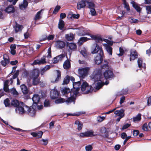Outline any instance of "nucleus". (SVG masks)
Wrapping results in <instances>:
<instances>
[{"mask_svg": "<svg viewBox=\"0 0 151 151\" xmlns=\"http://www.w3.org/2000/svg\"><path fill=\"white\" fill-rule=\"evenodd\" d=\"M101 70L99 69L96 68L93 72L92 79L94 81L93 85L95 86L96 90H99L104 85L102 82V78H101Z\"/></svg>", "mask_w": 151, "mask_h": 151, "instance_id": "f257e3e1", "label": "nucleus"}, {"mask_svg": "<svg viewBox=\"0 0 151 151\" xmlns=\"http://www.w3.org/2000/svg\"><path fill=\"white\" fill-rule=\"evenodd\" d=\"M39 71L38 70L35 69L33 70L30 74L29 77L30 78L32 79V84L34 85H37L39 82Z\"/></svg>", "mask_w": 151, "mask_h": 151, "instance_id": "f03ea898", "label": "nucleus"}, {"mask_svg": "<svg viewBox=\"0 0 151 151\" xmlns=\"http://www.w3.org/2000/svg\"><path fill=\"white\" fill-rule=\"evenodd\" d=\"M91 37V39L95 40L96 42L101 43L103 41L106 42L107 44L113 45V42L107 39H103L101 36L99 35H90Z\"/></svg>", "mask_w": 151, "mask_h": 151, "instance_id": "7ed1b4c3", "label": "nucleus"}, {"mask_svg": "<svg viewBox=\"0 0 151 151\" xmlns=\"http://www.w3.org/2000/svg\"><path fill=\"white\" fill-rule=\"evenodd\" d=\"M61 93L63 95H65L66 97H71V98L72 99L73 104H75V101L76 99V96H75V95H71V90H70L69 88H63L61 91Z\"/></svg>", "mask_w": 151, "mask_h": 151, "instance_id": "20e7f679", "label": "nucleus"}, {"mask_svg": "<svg viewBox=\"0 0 151 151\" xmlns=\"http://www.w3.org/2000/svg\"><path fill=\"white\" fill-rule=\"evenodd\" d=\"M81 85V82L80 81L76 82L73 83V89H71V95H75V96H77V95L79 93V91L80 89V86Z\"/></svg>", "mask_w": 151, "mask_h": 151, "instance_id": "39448f33", "label": "nucleus"}, {"mask_svg": "<svg viewBox=\"0 0 151 151\" xmlns=\"http://www.w3.org/2000/svg\"><path fill=\"white\" fill-rule=\"evenodd\" d=\"M90 68L88 67L83 68L79 69L78 70V74L81 78H84L87 76Z\"/></svg>", "mask_w": 151, "mask_h": 151, "instance_id": "423d86ee", "label": "nucleus"}, {"mask_svg": "<svg viewBox=\"0 0 151 151\" xmlns=\"http://www.w3.org/2000/svg\"><path fill=\"white\" fill-rule=\"evenodd\" d=\"M81 90L82 91H86V93H88L92 91V87L91 86H89L88 84L86 82L83 83L81 86Z\"/></svg>", "mask_w": 151, "mask_h": 151, "instance_id": "0eeeda50", "label": "nucleus"}, {"mask_svg": "<svg viewBox=\"0 0 151 151\" xmlns=\"http://www.w3.org/2000/svg\"><path fill=\"white\" fill-rule=\"evenodd\" d=\"M104 73V78L106 79L112 78L114 77L111 68L105 70Z\"/></svg>", "mask_w": 151, "mask_h": 151, "instance_id": "6e6552de", "label": "nucleus"}, {"mask_svg": "<svg viewBox=\"0 0 151 151\" xmlns=\"http://www.w3.org/2000/svg\"><path fill=\"white\" fill-rule=\"evenodd\" d=\"M71 97H68L66 100L62 98H59L55 100V103L56 104L59 103H62L64 102H65L67 104H68L73 102L72 99Z\"/></svg>", "mask_w": 151, "mask_h": 151, "instance_id": "1a4fd4ad", "label": "nucleus"}, {"mask_svg": "<svg viewBox=\"0 0 151 151\" xmlns=\"http://www.w3.org/2000/svg\"><path fill=\"white\" fill-rule=\"evenodd\" d=\"M104 56V53L102 52L100 53L94 58V62L96 64L99 65L102 63L103 61V58Z\"/></svg>", "mask_w": 151, "mask_h": 151, "instance_id": "9d476101", "label": "nucleus"}, {"mask_svg": "<svg viewBox=\"0 0 151 151\" xmlns=\"http://www.w3.org/2000/svg\"><path fill=\"white\" fill-rule=\"evenodd\" d=\"M59 91L56 89L55 87L54 88L52 89L50 91V96L52 99H55L57 98L59 96Z\"/></svg>", "mask_w": 151, "mask_h": 151, "instance_id": "9b49d317", "label": "nucleus"}, {"mask_svg": "<svg viewBox=\"0 0 151 151\" xmlns=\"http://www.w3.org/2000/svg\"><path fill=\"white\" fill-rule=\"evenodd\" d=\"M93 45L95 46V47L93 49V50L91 51V53L92 54L98 53V54H99L101 52H104L101 47L99 46L96 43L94 44Z\"/></svg>", "mask_w": 151, "mask_h": 151, "instance_id": "f8f14e48", "label": "nucleus"}, {"mask_svg": "<svg viewBox=\"0 0 151 151\" xmlns=\"http://www.w3.org/2000/svg\"><path fill=\"white\" fill-rule=\"evenodd\" d=\"M46 56L45 55H43L42 57L40 60H35L33 64L35 65L38 64H44L46 63Z\"/></svg>", "mask_w": 151, "mask_h": 151, "instance_id": "ddd939ff", "label": "nucleus"}, {"mask_svg": "<svg viewBox=\"0 0 151 151\" xmlns=\"http://www.w3.org/2000/svg\"><path fill=\"white\" fill-rule=\"evenodd\" d=\"M3 60L1 61V63L2 66L5 67L7 64L9 63L10 61L9 57L7 54H4L3 55Z\"/></svg>", "mask_w": 151, "mask_h": 151, "instance_id": "4468645a", "label": "nucleus"}, {"mask_svg": "<svg viewBox=\"0 0 151 151\" xmlns=\"http://www.w3.org/2000/svg\"><path fill=\"white\" fill-rule=\"evenodd\" d=\"M43 10H44L42 9L38 12L34 18V20H35V24H38V23H36V21L37 20H39L41 18Z\"/></svg>", "mask_w": 151, "mask_h": 151, "instance_id": "2eb2a0df", "label": "nucleus"}, {"mask_svg": "<svg viewBox=\"0 0 151 151\" xmlns=\"http://www.w3.org/2000/svg\"><path fill=\"white\" fill-rule=\"evenodd\" d=\"M32 99L33 101V104L32 106H35V107L37 104L40 101V96L38 94H35L33 95Z\"/></svg>", "mask_w": 151, "mask_h": 151, "instance_id": "dca6fc26", "label": "nucleus"}, {"mask_svg": "<svg viewBox=\"0 0 151 151\" xmlns=\"http://www.w3.org/2000/svg\"><path fill=\"white\" fill-rule=\"evenodd\" d=\"M101 63L102 64L101 66L102 69L106 70L111 68L108 62L106 60H104V61H102Z\"/></svg>", "mask_w": 151, "mask_h": 151, "instance_id": "f3484780", "label": "nucleus"}, {"mask_svg": "<svg viewBox=\"0 0 151 151\" xmlns=\"http://www.w3.org/2000/svg\"><path fill=\"white\" fill-rule=\"evenodd\" d=\"M101 135L104 137L108 138L109 136L108 132L105 127H102L100 130Z\"/></svg>", "mask_w": 151, "mask_h": 151, "instance_id": "a211bd4d", "label": "nucleus"}, {"mask_svg": "<svg viewBox=\"0 0 151 151\" xmlns=\"http://www.w3.org/2000/svg\"><path fill=\"white\" fill-rule=\"evenodd\" d=\"M110 45L107 44H104L103 46L108 54L110 55H112V48Z\"/></svg>", "mask_w": 151, "mask_h": 151, "instance_id": "6ab92c4d", "label": "nucleus"}, {"mask_svg": "<svg viewBox=\"0 0 151 151\" xmlns=\"http://www.w3.org/2000/svg\"><path fill=\"white\" fill-rule=\"evenodd\" d=\"M130 60H134L138 57L137 54L135 50H132L130 51Z\"/></svg>", "mask_w": 151, "mask_h": 151, "instance_id": "aec40b11", "label": "nucleus"}, {"mask_svg": "<svg viewBox=\"0 0 151 151\" xmlns=\"http://www.w3.org/2000/svg\"><path fill=\"white\" fill-rule=\"evenodd\" d=\"M43 134V132L39 131L37 132H32L30 134L32 135L34 137H36L37 138L39 139L41 138Z\"/></svg>", "mask_w": 151, "mask_h": 151, "instance_id": "412c9836", "label": "nucleus"}, {"mask_svg": "<svg viewBox=\"0 0 151 151\" xmlns=\"http://www.w3.org/2000/svg\"><path fill=\"white\" fill-rule=\"evenodd\" d=\"M13 28L16 33L21 32L22 30L23 27L22 25L18 24L15 22V25L13 26Z\"/></svg>", "mask_w": 151, "mask_h": 151, "instance_id": "4be33fe9", "label": "nucleus"}, {"mask_svg": "<svg viewBox=\"0 0 151 151\" xmlns=\"http://www.w3.org/2000/svg\"><path fill=\"white\" fill-rule=\"evenodd\" d=\"M67 47L69 48V51H74L77 48L76 45V44L73 43H67Z\"/></svg>", "mask_w": 151, "mask_h": 151, "instance_id": "5701e85b", "label": "nucleus"}, {"mask_svg": "<svg viewBox=\"0 0 151 151\" xmlns=\"http://www.w3.org/2000/svg\"><path fill=\"white\" fill-rule=\"evenodd\" d=\"M87 2V1H86L81 0L77 4V9H80L81 8L84 7Z\"/></svg>", "mask_w": 151, "mask_h": 151, "instance_id": "b1692460", "label": "nucleus"}, {"mask_svg": "<svg viewBox=\"0 0 151 151\" xmlns=\"http://www.w3.org/2000/svg\"><path fill=\"white\" fill-rule=\"evenodd\" d=\"M5 10L6 12L8 13H12L14 12L15 9L14 7L12 5H11L6 7Z\"/></svg>", "mask_w": 151, "mask_h": 151, "instance_id": "393cba45", "label": "nucleus"}, {"mask_svg": "<svg viewBox=\"0 0 151 151\" xmlns=\"http://www.w3.org/2000/svg\"><path fill=\"white\" fill-rule=\"evenodd\" d=\"M55 45L58 48L62 49L64 47L65 45V43L63 41L58 40L56 41Z\"/></svg>", "mask_w": 151, "mask_h": 151, "instance_id": "a878e982", "label": "nucleus"}, {"mask_svg": "<svg viewBox=\"0 0 151 151\" xmlns=\"http://www.w3.org/2000/svg\"><path fill=\"white\" fill-rule=\"evenodd\" d=\"M70 60L68 59L66 60L63 64V67L65 70H68L70 69L71 67Z\"/></svg>", "mask_w": 151, "mask_h": 151, "instance_id": "bb28decb", "label": "nucleus"}, {"mask_svg": "<svg viewBox=\"0 0 151 151\" xmlns=\"http://www.w3.org/2000/svg\"><path fill=\"white\" fill-rule=\"evenodd\" d=\"M124 110L123 109L120 110H117L114 111V113L117 116L123 117L125 115Z\"/></svg>", "mask_w": 151, "mask_h": 151, "instance_id": "cd10ccee", "label": "nucleus"}, {"mask_svg": "<svg viewBox=\"0 0 151 151\" xmlns=\"http://www.w3.org/2000/svg\"><path fill=\"white\" fill-rule=\"evenodd\" d=\"M20 87L22 92L24 94H26L28 93L29 89L24 84L21 85Z\"/></svg>", "mask_w": 151, "mask_h": 151, "instance_id": "c85d7f7f", "label": "nucleus"}, {"mask_svg": "<svg viewBox=\"0 0 151 151\" xmlns=\"http://www.w3.org/2000/svg\"><path fill=\"white\" fill-rule=\"evenodd\" d=\"M74 35L72 33L66 34L65 35V39L68 41H71L74 38Z\"/></svg>", "mask_w": 151, "mask_h": 151, "instance_id": "c756f323", "label": "nucleus"}, {"mask_svg": "<svg viewBox=\"0 0 151 151\" xmlns=\"http://www.w3.org/2000/svg\"><path fill=\"white\" fill-rule=\"evenodd\" d=\"M143 60L141 58H139L137 60V63L138 65V67L139 68L142 67L144 69H145L146 66L145 63H143Z\"/></svg>", "mask_w": 151, "mask_h": 151, "instance_id": "7c9ffc66", "label": "nucleus"}, {"mask_svg": "<svg viewBox=\"0 0 151 151\" xmlns=\"http://www.w3.org/2000/svg\"><path fill=\"white\" fill-rule=\"evenodd\" d=\"M28 3L26 0H23V1L19 4V7L21 9L25 8L28 6Z\"/></svg>", "mask_w": 151, "mask_h": 151, "instance_id": "2f4dec72", "label": "nucleus"}, {"mask_svg": "<svg viewBox=\"0 0 151 151\" xmlns=\"http://www.w3.org/2000/svg\"><path fill=\"white\" fill-rule=\"evenodd\" d=\"M131 4L132 5V6L136 11L138 12H140L141 11V9L140 7L138 6L137 4L134 1L131 2Z\"/></svg>", "mask_w": 151, "mask_h": 151, "instance_id": "473e14b6", "label": "nucleus"}, {"mask_svg": "<svg viewBox=\"0 0 151 151\" xmlns=\"http://www.w3.org/2000/svg\"><path fill=\"white\" fill-rule=\"evenodd\" d=\"M65 25L64 21L62 19H60L58 24V28L61 30L64 31Z\"/></svg>", "mask_w": 151, "mask_h": 151, "instance_id": "72a5a7b5", "label": "nucleus"}, {"mask_svg": "<svg viewBox=\"0 0 151 151\" xmlns=\"http://www.w3.org/2000/svg\"><path fill=\"white\" fill-rule=\"evenodd\" d=\"M10 48L11 50L10 51L11 54L13 55H15L16 53L15 49L16 48V45L14 44L11 45Z\"/></svg>", "mask_w": 151, "mask_h": 151, "instance_id": "f704fd0d", "label": "nucleus"}, {"mask_svg": "<svg viewBox=\"0 0 151 151\" xmlns=\"http://www.w3.org/2000/svg\"><path fill=\"white\" fill-rule=\"evenodd\" d=\"M90 40V39L88 38L87 37H82L78 40V43L79 45H81L83 42Z\"/></svg>", "mask_w": 151, "mask_h": 151, "instance_id": "c9c22d12", "label": "nucleus"}, {"mask_svg": "<svg viewBox=\"0 0 151 151\" xmlns=\"http://www.w3.org/2000/svg\"><path fill=\"white\" fill-rule=\"evenodd\" d=\"M9 81L8 80H6L4 82V90L6 92H9L10 89H9L8 87V83Z\"/></svg>", "mask_w": 151, "mask_h": 151, "instance_id": "e433bc0d", "label": "nucleus"}, {"mask_svg": "<svg viewBox=\"0 0 151 151\" xmlns=\"http://www.w3.org/2000/svg\"><path fill=\"white\" fill-rule=\"evenodd\" d=\"M35 109H36V107L35 108V106H32V108L28 113L29 115L32 116H35V115L36 112Z\"/></svg>", "mask_w": 151, "mask_h": 151, "instance_id": "4c0bfd02", "label": "nucleus"}, {"mask_svg": "<svg viewBox=\"0 0 151 151\" xmlns=\"http://www.w3.org/2000/svg\"><path fill=\"white\" fill-rule=\"evenodd\" d=\"M51 66L50 65H46L44 68L41 70L40 73L42 75H43L45 72L49 70Z\"/></svg>", "mask_w": 151, "mask_h": 151, "instance_id": "58836bf2", "label": "nucleus"}, {"mask_svg": "<svg viewBox=\"0 0 151 151\" xmlns=\"http://www.w3.org/2000/svg\"><path fill=\"white\" fill-rule=\"evenodd\" d=\"M57 77L56 78L55 80L54 81H52V82L55 83L59 81V79H60L61 78V72L59 70H57Z\"/></svg>", "mask_w": 151, "mask_h": 151, "instance_id": "ea45409f", "label": "nucleus"}, {"mask_svg": "<svg viewBox=\"0 0 151 151\" xmlns=\"http://www.w3.org/2000/svg\"><path fill=\"white\" fill-rule=\"evenodd\" d=\"M21 105L23 106V109H24V113L26 112L28 113L29 111L31 108L29 107L27 105H24L23 102H21Z\"/></svg>", "mask_w": 151, "mask_h": 151, "instance_id": "a19ab883", "label": "nucleus"}, {"mask_svg": "<svg viewBox=\"0 0 151 151\" xmlns=\"http://www.w3.org/2000/svg\"><path fill=\"white\" fill-rule=\"evenodd\" d=\"M86 132L87 137L95 136L96 135L93 134V132L92 130Z\"/></svg>", "mask_w": 151, "mask_h": 151, "instance_id": "79ce46f5", "label": "nucleus"}, {"mask_svg": "<svg viewBox=\"0 0 151 151\" xmlns=\"http://www.w3.org/2000/svg\"><path fill=\"white\" fill-rule=\"evenodd\" d=\"M141 114H139L133 118V121L134 122H139L141 120Z\"/></svg>", "mask_w": 151, "mask_h": 151, "instance_id": "37998d69", "label": "nucleus"}, {"mask_svg": "<svg viewBox=\"0 0 151 151\" xmlns=\"http://www.w3.org/2000/svg\"><path fill=\"white\" fill-rule=\"evenodd\" d=\"M19 104V102L17 100H13L11 102V105L15 107H17Z\"/></svg>", "mask_w": 151, "mask_h": 151, "instance_id": "c03bdc74", "label": "nucleus"}, {"mask_svg": "<svg viewBox=\"0 0 151 151\" xmlns=\"http://www.w3.org/2000/svg\"><path fill=\"white\" fill-rule=\"evenodd\" d=\"M23 106H19L17 107L16 109V112L18 111L19 113L20 114H22L24 113Z\"/></svg>", "mask_w": 151, "mask_h": 151, "instance_id": "a18cd8bd", "label": "nucleus"}, {"mask_svg": "<svg viewBox=\"0 0 151 151\" xmlns=\"http://www.w3.org/2000/svg\"><path fill=\"white\" fill-rule=\"evenodd\" d=\"M75 124L78 126V129L79 131L81 130L82 128L83 124L80 123L79 121L76 120L75 122Z\"/></svg>", "mask_w": 151, "mask_h": 151, "instance_id": "49530a36", "label": "nucleus"}, {"mask_svg": "<svg viewBox=\"0 0 151 151\" xmlns=\"http://www.w3.org/2000/svg\"><path fill=\"white\" fill-rule=\"evenodd\" d=\"M9 92L14 95L17 96L19 93L16 91L15 88H13L10 89Z\"/></svg>", "mask_w": 151, "mask_h": 151, "instance_id": "de8ad7c7", "label": "nucleus"}, {"mask_svg": "<svg viewBox=\"0 0 151 151\" xmlns=\"http://www.w3.org/2000/svg\"><path fill=\"white\" fill-rule=\"evenodd\" d=\"M70 77L67 76L64 79L63 84L65 85L68 84L69 82Z\"/></svg>", "mask_w": 151, "mask_h": 151, "instance_id": "09e8293b", "label": "nucleus"}, {"mask_svg": "<svg viewBox=\"0 0 151 151\" xmlns=\"http://www.w3.org/2000/svg\"><path fill=\"white\" fill-rule=\"evenodd\" d=\"M4 104L6 107L10 106V101L8 98H7L4 100Z\"/></svg>", "mask_w": 151, "mask_h": 151, "instance_id": "8fccbe9b", "label": "nucleus"}, {"mask_svg": "<svg viewBox=\"0 0 151 151\" xmlns=\"http://www.w3.org/2000/svg\"><path fill=\"white\" fill-rule=\"evenodd\" d=\"M58 60V62L59 61H61L65 57V55L63 54H61L56 57Z\"/></svg>", "mask_w": 151, "mask_h": 151, "instance_id": "3c124183", "label": "nucleus"}, {"mask_svg": "<svg viewBox=\"0 0 151 151\" xmlns=\"http://www.w3.org/2000/svg\"><path fill=\"white\" fill-rule=\"evenodd\" d=\"M58 60V62L59 61H61L65 57V55L63 54H61L56 57Z\"/></svg>", "mask_w": 151, "mask_h": 151, "instance_id": "603ef678", "label": "nucleus"}, {"mask_svg": "<svg viewBox=\"0 0 151 151\" xmlns=\"http://www.w3.org/2000/svg\"><path fill=\"white\" fill-rule=\"evenodd\" d=\"M86 4H87L88 6V7L90 9H93L94 8L95 6L94 4L92 2H89L87 1V2L86 3Z\"/></svg>", "mask_w": 151, "mask_h": 151, "instance_id": "864d4df0", "label": "nucleus"}, {"mask_svg": "<svg viewBox=\"0 0 151 151\" xmlns=\"http://www.w3.org/2000/svg\"><path fill=\"white\" fill-rule=\"evenodd\" d=\"M60 8V7L59 6H57L55 8L53 12V14H56L59 11Z\"/></svg>", "mask_w": 151, "mask_h": 151, "instance_id": "5fc2aeb1", "label": "nucleus"}, {"mask_svg": "<svg viewBox=\"0 0 151 151\" xmlns=\"http://www.w3.org/2000/svg\"><path fill=\"white\" fill-rule=\"evenodd\" d=\"M123 4L124 5V8L126 9L128 11H129L130 10L129 5L126 1L123 2Z\"/></svg>", "mask_w": 151, "mask_h": 151, "instance_id": "6e6d98bb", "label": "nucleus"}, {"mask_svg": "<svg viewBox=\"0 0 151 151\" xmlns=\"http://www.w3.org/2000/svg\"><path fill=\"white\" fill-rule=\"evenodd\" d=\"M92 148V146L91 145H87L85 147V149L86 151H91Z\"/></svg>", "mask_w": 151, "mask_h": 151, "instance_id": "4d7b16f0", "label": "nucleus"}, {"mask_svg": "<svg viewBox=\"0 0 151 151\" xmlns=\"http://www.w3.org/2000/svg\"><path fill=\"white\" fill-rule=\"evenodd\" d=\"M42 142V143L41 144L44 145H46L48 143V139H42L40 140Z\"/></svg>", "mask_w": 151, "mask_h": 151, "instance_id": "13d9d810", "label": "nucleus"}, {"mask_svg": "<svg viewBox=\"0 0 151 151\" xmlns=\"http://www.w3.org/2000/svg\"><path fill=\"white\" fill-rule=\"evenodd\" d=\"M90 12L91 15L93 16H95L96 15V11L94 8L90 9Z\"/></svg>", "mask_w": 151, "mask_h": 151, "instance_id": "bf43d9fd", "label": "nucleus"}, {"mask_svg": "<svg viewBox=\"0 0 151 151\" xmlns=\"http://www.w3.org/2000/svg\"><path fill=\"white\" fill-rule=\"evenodd\" d=\"M19 71L18 70H16L15 73L13 75L12 78L13 79H15L17 78L19 75Z\"/></svg>", "mask_w": 151, "mask_h": 151, "instance_id": "052dcab7", "label": "nucleus"}, {"mask_svg": "<svg viewBox=\"0 0 151 151\" xmlns=\"http://www.w3.org/2000/svg\"><path fill=\"white\" fill-rule=\"evenodd\" d=\"M47 56L46 57L48 58H50L51 57V49L50 48H49L48 50L47 51Z\"/></svg>", "mask_w": 151, "mask_h": 151, "instance_id": "680f3d73", "label": "nucleus"}, {"mask_svg": "<svg viewBox=\"0 0 151 151\" xmlns=\"http://www.w3.org/2000/svg\"><path fill=\"white\" fill-rule=\"evenodd\" d=\"M148 125L147 123H145L142 126V129L144 131H147L148 130Z\"/></svg>", "mask_w": 151, "mask_h": 151, "instance_id": "e2e57ef3", "label": "nucleus"}, {"mask_svg": "<svg viewBox=\"0 0 151 151\" xmlns=\"http://www.w3.org/2000/svg\"><path fill=\"white\" fill-rule=\"evenodd\" d=\"M119 51L120 53L118 54L117 55L119 56H122L124 53V50L122 47H120L119 48Z\"/></svg>", "mask_w": 151, "mask_h": 151, "instance_id": "0e129e2a", "label": "nucleus"}, {"mask_svg": "<svg viewBox=\"0 0 151 151\" xmlns=\"http://www.w3.org/2000/svg\"><path fill=\"white\" fill-rule=\"evenodd\" d=\"M130 124L127 123L123 126L122 128H121V130H123L124 129H126L130 127Z\"/></svg>", "mask_w": 151, "mask_h": 151, "instance_id": "69168bd1", "label": "nucleus"}, {"mask_svg": "<svg viewBox=\"0 0 151 151\" xmlns=\"http://www.w3.org/2000/svg\"><path fill=\"white\" fill-rule=\"evenodd\" d=\"M146 10L147 14H151V5L146 6Z\"/></svg>", "mask_w": 151, "mask_h": 151, "instance_id": "338daca9", "label": "nucleus"}, {"mask_svg": "<svg viewBox=\"0 0 151 151\" xmlns=\"http://www.w3.org/2000/svg\"><path fill=\"white\" fill-rule=\"evenodd\" d=\"M105 119V117L104 116L101 117V116H99L97 118V120L99 122H101L104 120Z\"/></svg>", "mask_w": 151, "mask_h": 151, "instance_id": "774afa93", "label": "nucleus"}]
</instances>
